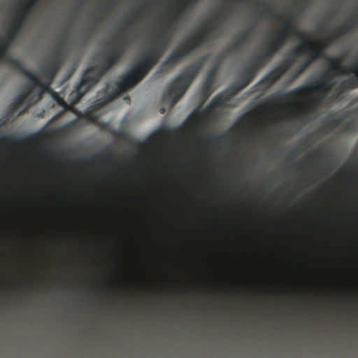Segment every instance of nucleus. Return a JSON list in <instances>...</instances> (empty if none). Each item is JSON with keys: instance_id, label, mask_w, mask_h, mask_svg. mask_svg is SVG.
Masks as SVG:
<instances>
[{"instance_id": "2f4dec72", "label": "nucleus", "mask_w": 358, "mask_h": 358, "mask_svg": "<svg viewBox=\"0 0 358 358\" xmlns=\"http://www.w3.org/2000/svg\"><path fill=\"white\" fill-rule=\"evenodd\" d=\"M8 45L1 43L0 41V61L4 59H6V60L10 63V64L12 66L10 59L11 57H8Z\"/></svg>"}, {"instance_id": "a878e982", "label": "nucleus", "mask_w": 358, "mask_h": 358, "mask_svg": "<svg viewBox=\"0 0 358 358\" xmlns=\"http://www.w3.org/2000/svg\"><path fill=\"white\" fill-rule=\"evenodd\" d=\"M178 62L175 58L174 55L171 53L169 56L165 59V61L161 64L159 68V71L162 73H166L173 67H174Z\"/></svg>"}, {"instance_id": "6e6552de", "label": "nucleus", "mask_w": 358, "mask_h": 358, "mask_svg": "<svg viewBox=\"0 0 358 358\" xmlns=\"http://www.w3.org/2000/svg\"><path fill=\"white\" fill-rule=\"evenodd\" d=\"M227 18V15L224 12L214 13L211 15L207 22L201 24V28L203 31L192 36L198 48L201 47L211 39L214 32L221 28L223 22Z\"/></svg>"}, {"instance_id": "393cba45", "label": "nucleus", "mask_w": 358, "mask_h": 358, "mask_svg": "<svg viewBox=\"0 0 358 358\" xmlns=\"http://www.w3.org/2000/svg\"><path fill=\"white\" fill-rule=\"evenodd\" d=\"M341 88L356 89L358 87V71L353 76H351L342 80Z\"/></svg>"}, {"instance_id": "37998d69", "label": "nucleus", "mask_w": 358, "mask_h": 358, "mask_svg": "<svg viewBox=\"0 0 358 358\" xmlns=\"http://www.w3.org/2000/svg\"><path fill=\"white\" fill-rule=\"evenodd\" d=\"M327 24H320L319 25V29H320V30H323V29H324V28L327 26Z\"/></svg>"}, {"instance_id": "5701e85b", "label": "nucleus", "mask_w": 358, "mask_h": 358, "mask_svg": "<svg viewBox=\"0 0 358 358\" xmlns=\"http://www.w3.org/2000/svg\"><path fill=\"white\" fill-rule=\"evenodd\" d=\"M177 48H178L185 57H186L195 49L198 48V46L194 38L192 37H189L186 42L180 44Z\"/></svg>"}, {"instance_id": "9b49d317", "label": "nucleus", "mask_w": 358, "mask_h": 358, "mask_svg": "<svg viewBox=\"0 0 358 358\" xmlns=\"http://www.w3.org/2000/svg\"><path fill=\"white\" fill-rule=\"evenodd\" d=\"M219 69V64H215L206 74L202 84V96L203 99H208L213 92V85Z\"/></svg>"}, {"instance_id": "3c124183", "label": "nucleus", "mask_w": 358, "mask_h": 358, "mask_svg": "<svg viewBox=\"0 0 358 358\" xmlns=\"http://www.w3.org/2000/svg\"><path fill=\"white\" fill-rule=\"evenodd\" d=\"M357 59H358V57H357Z\"/></svg>"}, {"instance_id": "6ab92c4d", "label": "nucleus", "mask_w": 358, "mask_h": 358, "mask_svg": "<svg viewBox=\"0 0 358 358\" xmlns=\"http://www.w3.org/2000/svg\"><path fill=\"white\" fill-rule=\"evenodd\" d=\"M257 73L256 69L248 64L243 68L239 81L243 86L247 87L252 81Z\"/></svg>"}, {"instance_id": "a211bd4d", "label": "nucleus", "mask_w": 358, "mask_h": 358, "mask_svg": "<svg viewBox=\"0 0 358 358\" xmlns=\"http://www.w3.org/2000/svg\"><path fill=\"white\" fill-rule=\"evenodd\" d=\"M280 78L275 73L273 70L270 71L264 78L259 80L257 86L259 90H268Z\"/></svg>"}, {"instance_id": "a19ab883", "label": "nucleus", "mask_w": 358, "mask_h": 358, "mask_svg": "<svg viewBox=\"0 0 358 358\" xmlns=\"http://www.w3.org/2000/svg\"><path fill=\"white\" fill-rule=\"evenodd\" d=\"M93 20L95 25L99 24L102 21V17L95 15L93 17Z\"/></svg>"}, {"instance_id": "72a5a7b5", "label": "nucleus", "mask_w": 358, "mask_h": 358, "mask_svg": "<svg viewBox=\"0 0 358 358\" xmlns=\"http://www.w3.org/2000/svg\"><path fill=\"white\" fill-rule=\"evenodd\" d=\"M232 52H235L233 50L229 49V45L227 47V48L222 52L217 57V62L215 64H220V62L222 60L224 59L226 57H227Z\"/></svg>"}, {"instance_id": "2eb2a0df", "label": "nucleus", "mask_w": 358, "mask_h": 358, "mask_svg": "<svg viewBox=\"0 0 358 358\" xmlns=\"http://www.w3.org/2000/svg\"><path fill=\"white\" fill-rule=\"evenodd\" d=\"M104 153H107V156L105 158L106 161L111 162L114 160V156L110 154L108 150H105L100 153H98L94 155V158L100 159L102 158ZM93 159V157H75L72 160L69 159H63V163L67 164H76V165H86L90 164Z\"/></svg>"}, {"instance_id": "b1692460", "label": "nucleus", "mask_w": 358, "mask_h": 358, "mask_svg": "<svg viewBox=\"0 0 358 358\" xmlns=\"http://www.w3.org/2000/svg\"><path fill=\"white\" fill-rule=\"evenodd\" d=\"M294 63V62L291 59V57H287L273 70L280 78H281L289 69H291Z\"/></svg>"}, {"instance_id": "79ce46f5", "label": "nucleus", "mask_w": 358, "mask_h": 358, "mask_svg": "<svg viewBox=\"0 0 358 358\" xmlns=\"http://www.w3.org/2000/svg\"><path fill=\"white\" fill-rule=\"evenodd\" d=\"M197 127L201 131H204L206 129V125L203 122H198Z\"/></svg>"}, {"instance_id": "9d476101", "label": "nucleus", "mask_w": 358, "mask_h": 358, "mask_svg": "<svg viewBox=\"0 0 358 358\" xmlns=\"http://www.w3.org/2000/svg\"><path fill=\"white\" fill-rule=\"evenodd\" d=\"M166 17V20L162 24V30L164 34H169L172 36L176 27L179 25L180 21L185 16V10L183 9H176L166 11L162 13Z\"/></svg>"}, {"instance_id": "dca6fc26", "label": "nucleus", "mask_w": 358, "mask_h": 358, "mask_svg": "<svg viewBox=\"0 0 358 358\" xmlns=\"http://www.w3.org/2000/svg\"><path fill=\"white\" fill-rule=\"evenodd\" d=\"M358 24V13L353 14L352 17L347 20L344 24L339 25L336 31L334 34L336 38L344 36L348 32L354 29Z\"/></svg>"}, {"instance_id": "09e8293b", "label": "nucleus", "mask_w": 358, "mask_h": 358, "mask_svg": "<svg viewBox=\"0 0 358 358\" xmlns=\"http://www.w3.org/2000/svg\"><path fill=\"white\" fill-rule=\"evenodd\" d=\"M346 166H348V168H350V167H351V166H352V165H351L350 164H346Z\"/></svg>"}, {"instance_id": "aec40b11", "label": "nucleus", "mask_w": 358, "mask_h": 358, "mask_svg": "<svg viewBox=\"0 0 358 358\" xmlns=\"http://www.w3.org/2000/svg\"><path fill=\"white\" fill-rule=\"evenodd\" d=\"M162 35L153 41V44L150 48H156L158 52H162V55L172 36H170L169 34H164L162 29Z\"/></svg>"}, {"instance_id": "39448f33", "label": "nucleus", "mask_w": 358, "mask_h": 358, "mask_svg": "<svg viewBox=\"0 0 358 358\" xmlns=\"http://www.w3.org/2000/svg\"><path fill=\"white\" fill-rule=\"evenodd\" d=\"M268 16L275 22L283 21L282 28L280 30L285 31L287 34V39L289 36H293L298 37L303 41L301 47L295 48L288 53V57H291V59L295 62L301 55L307 53L306 37L292 24V22H294V17L291 13H281L270 9L260 12L257 17H268Z\"/></svg>"}, {"instance_id": "c756f323", "label": "nucleus", "mask_w": 358, "mask_h": 358, "mask_svg": "<svg viewBox=\"0 0 358 358\" xmlns=\"http://www.w3.org/2000/svg\"><path fill=\"white\" fill-rule=\"evenodd\" d=\"M342 81L339 83V85L337 86V87L334 90L333 94H332V98L337 100H341L343 99L344 96L343 94L350 89H343L341 88Z\"/></svg>"}, {"instance_id": "4be33fe9", "label": "nucleus", "mask_w": 358, "mask_h": 358, "mask_svg": "<svg viewBox=\"0 0 358 358\" xmlns=\"http://www.w3.org/2000/svg\"><path fill=\"white\" fill-rule=\"evenodd\" d=\"M250 31L249 29L245 31L240 37L234 43L229 45V49L233 50L235 52L238 51L250 39Z\"/></svg>"}, {"instance_id": "ea45409f", "label": "nucleus", "mask_w": 358, "mask_h": 358, "mask_svg": "<svg viewBox=\"0 0 358 358\" xmlns=\"http://www.w3.org/2000/svg\"><path fill=\"white\" fill-rule=\"evenodd\" d=\"M355 123L352 122H348L345 124L344 130L345 131H352L355 130Z\"/></svg>"}, {"instance_id": "ddd939ff", "label": "nucleus", "mask_w": 358, "mask_h": 358, "mask_svg": "<svg viewBox=\"0 0 358 358\" xmlns=\"http://www.w3.org/2000/svg\"><path fill=\"white\" fill-rule=\"evenodd\" d=\"M229 100V99L223 92L215 96L209 106L206 107L203 111L204 119L209 120L213 116V110L216 108L224 106Z\"/></svg>"}, {"instance_id": "423d86ee", "label": "nucleus", "mask_w": 358, "mask_h": 358, "mask_svg": "<svg viewBox=\"0 0 358 358\" xmlns=\"http://www.w3.org/2000/svg\"><path fill=\"white\" fill-rule=\"evenodd\" d=\"M333 78L334 77L330 76L329 72H325L317 80L302 85L290 91L287 94V99H282V96H279L277 98H280L282 103L289 105L292 102L300 101L302 97L307 94V91L308 90L323 88L324 92L319 94L315 99H310L309 101L310 104L309 108L312 109L313 106H318L321 105L325 97L326 92L330 90L334 85L335 83L333 81Z\"/></svg>"}, {"instance_id": "0eeeda50", "label": "nucleus", "mask_w": 358, "mask_h": 358, "mask_svg": "<svg viewBox=\"0 0 358 358\" xmlns=\"http://www.w3.org/2000/svg\"><path fill=\"white\" fill-rule=\"evenodd\" d=\"M287 34L285 30H278L268 38V43L250 58L249 64L258 72L264 68L287 42Z\"/></svg>"}, {"instance_id": "f704fd0d", "label": "nucleus", "mask_w": 358, "mask_h": 358, "mask_svg": "<svg viewBox=\"0 0 358 358\" xmlns=\"http://www.w3.org/2000/svg\"><path fill=\"white\" fill-rule=\"evenodd\" d=\"M53 97L54 99H55V101H57V103L64 108L65 110L68 109L69 108V106L68 104L66 103V101L62 99L61 98L57 93H55L53 94Z\"/></svg>"}, {"instance_id": "58836bf2", "label": "nucleus", "mask_w": 358, "mask_h": 358, "mask_svg": "<svg viewBox=\"0 0 358 358\" xmlns=\"http://www.w3.org/2000/svg\"><path fill=\"white\" fill-rule=\"evenodd\" d=\"M95 31V27H89L86 31V35L85 36V41L88 42L90 41L91 38V35L94 33Z\"/></svg>"}, {"instance_id": "8fccbe9b", "label": "nucleus", "mask_w": 358, "mask_h": 358, "mask_svg": "<svg viewBox=\"0 0 358 358\" xmlns=\"http://www.w3.org/2000/svg\"><path fill=\"white\" fill-rule=\"evenodd\" d=\"M234 2H235V3H237L238 1H235Z\"/></svg>"}, {"instance_id": "473e14b6", "label": "nucleus", "mask_w": 358, "mask_h": 358, "mask_svg": "<svg viewBox=\"0 0 358 358\" xmlns=\"http://www.w3.org/2000/svg\"><path fill=\"white\" fill-rule=\"evenodd\" d=\"M139 13V10L134 11L131 13L128 18H126L124 20V24L127 26V27H130L135 24V21L138 19Z\"/></svg>"}, {"instance_id": "20e7f679", "label": "nucleus", "mask_w": 358, "mask_h": 358, "mask_svg": "<svg viewBox=\"0 0 358 358\" xmlns=\"http://www.w3.org/2000/svg\"><path fill=\"white\" fill-rule=\"evenodd\" d=\"M206 57L186 67L167 86L163 95V100L173 106L185 93L191 83L201 70Z\"/></svg>"}, {"instance_id": "1a4fd4ad", "label": "nucleus", "mask_w": 358, "mask_h": 358, "mask_svg": "<svg viewBox=\"0 0 358 358\" xmlns=\"http://www.w3.org/2000/svg\"><path fill=\"white\" fill-rule=\"evenodd\" d=\"M110 85H107L105 94L103 96L96 100L89 108H87L82 114L81 117L91 122H95L99 117V114L97 111L102 108L104 106L107 105L115 98L120 96L121 93L116 87L111 92H109Z\"/></svg>"}, {"instance_id": "c85d7f7f", "label": "nucleus", "mask_w": 358, "mask_h": 358, "mask_svg": "<svg viewBox=\"0 0 358 358\" xmlns=\"http://www.w3.org/2000/svg\"><path fill=\"white\" fill-rule=\"evenodd\" d=\"M312 63L313 62L308 57L303 62L301 63L293 74V80L296 79L303 73Z\"/></svg>"}, {"instance_id": "f03ea898", "label": "nucleus", "mask_w": 358, "mask_h": 358, "mask_svg": "<svg viewBox=\"0 0 358 358\" xmlns=\"http://www.w3.org/2000/svg\"><path fill=\"white\" fill-rule=\"evenodd\" d=\"M127 48V41L124 36H121L113 47L108 50L101 52V64L88 68L83 74L78 85L71 94L73 103L78 102L84 94L92 87L111 68L117 64L123 57Z\"/></svg>"}, {"instance_id": "412c9836", "label": "nucleus", "mask_w": 358, "mask_h": 358, "mask_svg": "<svg viewBox=\"0 0 358 358\" xmlns=\"http://www.w3.org/2000/svg\"><path fill=\"white\" fill-rule=\"evenodd\" d=\"M10 17L22 22V24L27 26L28 21L31 19V13L29 8H23L18 11L12 13Z\"/></svg>"}, {"instance_id": "bb28decb", "label": "nucleus", "mask_w": 358, "mask_h": 358, "mask_svg": "<svg viewBox=\"0 0 358 358\" xmlns=\"http://www.w3.org/2000/svg\"><path fill=\"white\" fill-rule=\"evenodd\" d=\"M245 87V86H243V84L238 81L236 85L229 87L223 92L225 95H227L228 99H230L233 96L236 94L239 91Z\"/></svg>"}, {"instance_id": "c9c22d12", "label": "nucleus", "mask_w": 358, "mask_h": 358, "mask_svg": "<svg viewBox=\"0 0 358 358\" xmlns=\"http://www.w3.org/2000/svg\"><path fill=\"white\" fill-rule=\"evenodd\" d=\"M343 117H334L329 119V125L331 127H337L341 124L343 122Z\"/></svg>"}, {"instance_id": "4c0bfd02", "label": "nucleus", "mask_w": 358, "mask_h": 358, "mask_svg": "<svg viewBox=\"0 0 358 358\" xmlns=\"http://www.w3.org/2000/svg\"><path fill=\"white\" fill-rule=\"evenodd\" d=\"M348 73V72H353L354 74L357 73L358 71V59L357 58L356 60L348 68L346 69Z\"/></svg>"}, {"instance_id": "f257e3e1", "label": "nucleus", "mask_w": 358, "mask_h": 358, "mask_svg": "<svg viewBox=\"0 0 358 358\" xmlns=\"http://www.w3.org/2000/svg\"><path fill=\"white\" fill-rule=\"evenodd\" d=\"M67 38L64 34L62 42V47L54 51L48 59L45 65L41 68V73L44 80H40L34 73L28 70L24 64L19 59L10 58L12 67L26 76L31 84L26 90L17 95L10 105L13 111H17L24 108L23 111L41 99L43 93L51 90L50 85L59 71L66 58V52L64 50Z\"/></svg>"}, {"instance_id": "c03bdc74", "label": "nucleus", "mask_w": 358, "mask_h": 358, "mask_svg": "<svg viewBox=\"0 0 358 358\" xmlns=\"http://www.w3.org/2000/svg\"><path fill=\"white\" fill-rule=\"evenodd\" d=\"M47 153L50 155H53L55 154L52 150H49Z\"/></svg>"}, {"instance_id": "cd10ccee", "label": "nucleus", "mask_w": 358, "mask_h": 358, "mask_svg": "<svg viewBox=\"0 0 358 358\" xmlns=\"http://www.w3.org/2000/svg\"><path fill=\"white\" fill-rule=\"evenodd\" d=\"M228 132L218 136L208 135L206 138L197 136L196 139L202 143L203 144H210L212 142V139L214 138L217 142L220 141L222 139L227 137Z\"/></svg>"}, {"instance_id": "f8f14e48", "label": "nucleus", "mask_w": 358, "mask_h": 358, "mask_svg": "<svg viewBox=\"0 0 358 358\" xmlns=\"http://www.w3.org/2000/svg\"><path fill=\"white\" fill-rule=\"evenodd\" d=\"M347 57L348 52H344L339 57L327 58V62L329 66L328 71L326 72H329L330 76L332 77L348 73L347 69H343L341 64V62H343Z\"/></svg>"}, {"instance_id": "de8ad7c7", "label": "nucleus", "mask_w": 358, "mask_h": 358, "mask_svg": "<svg viewBox=\"0 0 358 358\" xmlns=\"http://www.w3.org/2000/svg\"><path fill=\"white\" fill-rule=\"evenodd\" d=\"M333 41H334V39H333V38H331V39L329 40V43H328V45H329L331 42H333Z\"/></svg>"}, {"instance_id": "a18cd8bd", "label": "nucleus", "mask_w": 358, "mask_h": 358, "mask_svg": "<svg viewBox=\"0 0 358 358\" xmlns=\"http://www.w3.org/2000/svg\"><path fill=\"white\" fill-rule=\"evenodd\" d=\"M26 3H38V1H25Z\"/></svg>"}, {"instance_id": "7ed1b4c3", "label": "nucleus", "mask_w": 358, "mask_h": 358, "mask_svg": "<svg viewBox=\"0 0 358 358\" xmlns=\"http://www.w3.org/2000/svg\"><path fill=\"white\" fill-rule=\"evenodd\" d=\"M161 57L162 52H158L156 48H149L133 65L132 68L115 83V87L121 94L128 90L148 74L150 69L158 63Z\"/></svg>"}, {"instance_id": "e433bc0d", "label": "nucleus", "mask_w": 358, "mask_h": 358, "mask_svg": "<svg viewBox=\"0 0 358 358\" xmlns=\"http://www.w3.org/2000/svg\"><path fill=\"white\" fill-rule=\"evenodd\" d=\"M171 54L174 55L175 58L177 59V61L179 62L181 59H182L185 57V55L182 53V52L178 49V48H176L174 49Z\"/></svg>"}, {"instance_id": "49530a36", "label": "nucleus", "mask_w": 358, "mask_h": 358, "mask_svg": "<svg viewBox=\"0 0 358 358\" xmlns=\"http://www.w3.org/2000/svg\"><path fill=\"white\" fill-rule=\"evenodd\" d=\"M185 3H196V1H184Z\"/></svg>"}, {"instance_id": "4468645a", "label": "nucleus", "mask_w": 358, "mask_h": 358, "mask_svg": "<svg viewBox=\"0 0 358 358\" xmlns=\"http://www.w3.org/2000/svg\"><path fill=\"white\" fill-rule=\"evenodd\" d=\"M25 25L22 22L17 20L15 17H12V20L7 29L6 36L10 43L14 42L20 36L24 28Z\"/></svg>"}, {"instance_id": "7c9ffc66", "label": "nucleus", "mask_w": 358, "mask_h": 358, "mask_svg": "<svg viewBox=\"0 0 358 358\" xmlns=\"http://www.w3.org/2000/svg\"><path fill=\"white\" fill-rule=\"evenodd\" d=\"M18 142L17 137L13 135L0 136V145L2 144H15Z\"/></svg>"}, {"instance_id": "f3484780", "label": "nucleus", "mask_w": 358, "mask_h": 358, "mask_svg": "<svg viewBox=\"0 0 358 358\" xmlns=\"http://www.w3.org/2000/svg\"><path fill=\"white\" fill-rule=\"evenodd\" d=\"M306 45L308 58L313 62L317 59H325L327 60V57H326L324 50L319 45H313L310 41H308L307 38Z\"/></svg>"}]
</instances>
